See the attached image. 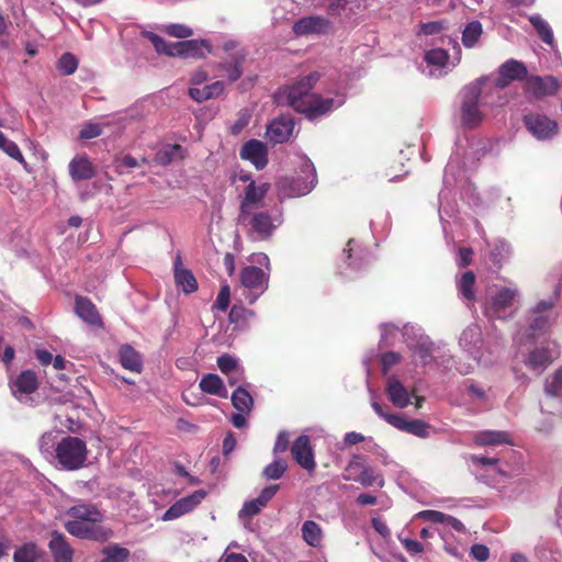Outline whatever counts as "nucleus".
Instances as JSON below:
<instances>
[{
    "label": "nucleus",
    "mask_w": 562,
    "mask_h": 562,
    "mask_svg": "<svg viewBox=\"0 0 562 562\" xmlns=\"http://www.w3.org/2000/svg\"><path fill=\"white\" fill-rule=\"evenodd\" d=\"M318 79V72H312L292 86L280 88L274 94L277 104L291 106L310 120L325 115L341 106L345 103L342 94H337L335 98H322L311 92Z\"/></svg>",
    "instance_id": "1"
},
{
    "label": "nucleus",
    "mask_w": 562,
    "mask_h": 562,
    "mask_svg": "<svg viewBox=\"0 0 562 562\" xmlns=\"http://www.w3.org/2000/svg\"><path fill=\"white\" fill-rule=\"evenodd\" d=\"M559 297L560 286L555 285L547 299L539 300L526 311L522 323L517 325L514 334V341L517 345L532 342L550 330L559 316L557 311Z\"/></svg>",
    "instance_id": "2"
},
{
    "label": "nucleus",
    "mask_w": 562,
    "mask_h": 562,
    "mask_svg": "<svg viewBox=\"0 0 562 562\" xmlns=\"http://www.w3.org/2000/svg\"><path fill=\"white\" fill-rule=\"evenodd\" d=\"M252 261L265 267L247 266L241 269L239 284L236 289L240 303L254 304L269 286L270 260L263 254H254Z\"/></svg>",
    "instance_id": "3"
},
{
    "label": "nucleus",
    "mask_w": 562,
    "mask_h": 562,
    "mask_svg": "<svg viewBox=\"0 0 562 562\" xmlns=\"http://www.w3.org/2000/svg\"><path fill=\"white\" fill-rule=\"evenodd\" d=\"M380 345L385 347L394 345V337L401 331L405 344L413 350L414 356L423 366L429 364L432 357V342L424 335L422 327L406 324L401 329L392 323L382 324Z\"/></svg>",
    "instance_id": "4"
},
{
    "label": "nucleus",
    "mask_w": 562,
    "mask_h": 562,
    "mask_svg": "<svg viewBox=\"0 0 562 562\" xmlns=\"http://www.w3.org/2000/svg\"><path fill=\"white\" fill-rule=\"evenodd\" d=\"M488 77H481L467 85L461 91L460 122L465 128L477 127L484 119L481 105H503L505 100L482 101L481 94L484 92Z\"/></svg>",
    "instance_id": "5"
},
{
    "label": "nucleus",
    "mask_w": 562,
    "mask_h": 562,
    "mask_svg": "<svg viewBox=\"0 0 562 562\" xmlns=\"http://www.w3.org/2000/svg\"><path fill=\"white\" fill-rule=\"evenodd\" d=\"M143 36L147 38L158 54L180 58H204L211 53V47L205 40H187L176 43L165 41L160 35L144 31Z\"/></svg>",
    "instance_id": "6"
},
{
    "label": "nucleus",
    "mask_w": 562,
    "mask_h": 562,
    "mask_svg": "<svg viewBox=\"0 0 562 562\" xmlns=\"http://www.w3.org/2000/svg\"><path fill=\"white\" fill-rule=\"evenodd\" d=\"M297 175L293 178H283L278 182L279 191L288 198L308 194L317 184V175L314 164L305 155H296L293 162Z\"/></svg>",
    "instance_id": "7"
},
{
    "label": "nucleus",
    "mask_w": 562,
    "mask_h": 562,
    "mask_svg": "<svg viewBox=\"0 0 562 562\" xmlns=\"http://www.w3.org/2000/svg\"><path fill=\"white\" fill-rule=\"evenodd\" d=\"M238 223L248 229L255 240L269 239L283 223V213L280 209L270 211H250L238 214Z\"/></svg>",
    "instance_id": "8"
},
{
    "label": "nucleus",
    "mask_w": 562,
    "mask_h": 562,
    "mask_svg": "<svg viewBox=\"0 0 562 562\" xmlns=\"http://www.w3.org/2000/svg\"><path fill=\"white\" fill-rule=\"evenodd\" d=\"M521 293L517 285L496 286L484 304V314L492 319L506 321L517 312L515 306L519 302Z\"/></svg>",
    "instance_id": "9"
},
{
    "label": "nucleus",
    "mask_w": 562,
    "mask_h": 562,
    "mask_svg": "<svg viewBox=\"0 0 562 562\" xmlns=\"http://www.w3.org/2000/svg\"><path fill=\"white\" fill-rule=\"evenodd\" d=\"M87 458V443L79 437L66 436L55 447L54 459L61 470H79L86 465Z\"/></svg>",
    "instance_id": "10"
},
{
    "label": "nucleus",
    "mask_w": 562,
    "mask_h": 562,
    "mask_svg": "<svg viewBox=\"0 0 562 562\" xmlns=\"http://www.w3.org/2000/svg\"><path fill=\"white\" fill-rule=\"evenodd\" d=\"M459 172L458 162L456 161L454 157H451L448 161L445 173H443V187L439 192L438 200H439V217L443 227V231H446V224L448 221L445 218V215L448 217H452L456 207L454 203L451 199L452 188L457 182V176L456 172Z\"/></svg>",
    "instance_id": "11"
},
{
    "label": "nucleus",
    "mask_w": 562,
    "mask_h": 562,
    "mask_svg": "<svg viewBox=\"0 0 562 562\" xmlns=\"http://www.w3.org/2000/svg\"><path fill=\"white\" fill-rule=\"evenodd\" d=\"M371 406L380 417L385 419L393 427L420 438L429 436L430 425L428 423L420 419H407L401 414H387L384 412L383 406L376 401H372Z\"/></svg>",
    "instance_id": "12"
},
{
    "label": "nucleus",
    "mask_w": 562,
    "mask_h": 562,
    "mask_svg": "<svg viewBox=\"0 0 562 562\" xmlns=\"http://www.w3.org/2000/svg\"><path fill=\"white\" fill-rule=\"evenodd\" d=\"M224 50L227 57L224 61L217 64V69L223 71L229 81H237L243 75V65L246 59V50L236 42L228 41L224 44Z\"/></svg>",
    "instance_id": "13"
},
{
    "label": "nucleus",
    "mask_w": 562,
    "mask_h": 562,
    "mask_svg": "<svg viewBox=\"0 0 562 562\" xmlns=\"http://www.w3.org/2000/svg\"><path fill=\"white\" fill-rule=\"evenodd\" d=\"M528 77V69L522 61L508 59L498 67V76L494 81L492 92L497 94V100H499L502 99L499 93L503 89L513 81H526Z\"/></svg>",
    "instance_id": "14"
},
{
    "label": "nucleus",
    "mask_w": 562,
    "mask_h": 562,
    "mask_svg": "<svg viewBox=\"0 0 562 562\" xmlns=\"http://www.w3.org/2000/svg\"><path fill=\"white\" fill-rule=\"evenodd\" d=\"M524 123L529 133L539 140L551 139L559 131L557 121L541 113L526 114Z\"/></svg>",
    "instance_id": "15"
},
{
    "label": "nucleus",
    "mask_w": 562,
    "mask_h": 562,
    "mask_svg": "<svg viewBox=\"0 0 562 562\" xmlns=\"http://www.w3.org/2000/svg\"><path fill=\"white\" fill-rule=\"evenodd\" d=\"M295 121L289 114L273 119L267 126L266 137L273 144L288 142L294 133Z\"/></svg>",
    "instance_id": "16"
},
{
    "label": "nucleus",
    "mask_w": 562,
    "mask_h": 562,
    "mask_svg": "<svg viewBox=\"0 0 562 562\" xmlns=\"http://www.w3.org/2000/svg\"><path fill=\"white\" fill-rule=\"evenodd\" d=\"M331 29V22L325 16L310 15L299 19L293 25L297 36L324 35Z\"/></svg>",
    "instance_id": "17"
},
{
    "label": "nucleus",
    "mask_w": 562,
    "mask_h": 562,
    "mask_svg": "<svg viewBox=\"0 0 562 562\" xmlns=\"http://www.w3.org/2000/svg\"><path fill=\"white\" fill-rule=\"evenodd\" d=\"M293 459L297 464L308 473H312L316 469V462L314 457L313 447L311 439L307 435H301L295 439L291 447Z\"/></svg>",
    "instance_id": "18"
},
{
    "label": "nucleus",
    "mask_w": 562,
    "mask_h": 562,
    "mask_svg": "<svg viewBox=\"0 0 562 562\" xmlns=\"http://www.w3.org/2000/svg\"><path fill=\"white\" fill-rule=\"evenodd\" d=\"M206 496L204 490H198L192 494L178 499L162 515L164 521L175 520L193 510Z\"/></svg>",
    "instance_id": "19"
},
{
    "label": "nucleus",
    "mask_w": 562,
    "mask_h": 562,
    "mask_svg": "<svg viewBox=\"0 0 562 562\" xmlns=\"http://www.w3.org/2000/svg\"><path fill=\"white\" fill-rule=\"evenodd\" d=\"M425 61L429 67H434V70H429V76H443L452 70L459 63L460 57L456 60L450 61L448 52L442 48H432L425 53Z\"/></svg>",
    "instance_id": "20"
},
{
    "label": "nucleus",
    "mask_w": 562,
    "mask_h": 562,
    "mask_svg": "<svg viewBox=\"0 0 562 562\" xmlns=\"http://www.w3.org/2000/svg\"><path fill=\"white\" fill-rule=\"evenodd\" d=\"M240 158L250 161L257 170L268 165V147L259 139H249L240 148Z\"/></svg>",
    "instance_id": "21"
},
{
    "label": "nucleus",
    "mask_w": 562,
    "mask_h": 562,
    "mask_svg": "<svg viewBox=\"0 0 562 562\" xmlns=\"http://www.w3.org/2000/svg\"><path fill=\"white\" fill-rule=\"evenodd\" d=\"M558 81L553 77L529 76L525 82V91L535 98L554 94Z\"/></svg>",
    "instance_id": "22"
},
{
    "label": "nucleus",
    "mask_w": 562,
    "mask_h": 562,
    "mask_svg": "<svg viewBox=\"0 0 562 562\" xmlns=\"http://www.w3.org/2000/svg\"><path fill=\"white\" fill-rule=\"evenodd\" d=\"M37 376L35 372L25 370L12 383V393L20 402H26L29 395L37 389Z\"/></svg>",
    "instance_id": "23"
},
{
    "label": "nucleus",
    "mask_w": 562,
    "mask_h": 562,
    "mask_svg": "<svg viewBox=\"0 0 562 562\" xmlns=\"http://www.w3.org/2000/svg\"><path fill=\"white\" fill-rule=\"evenodd\" d=\"M65 528L70 535L81 539L97 540L102 536L101 528L97 522L81 519L70 518L66 521Z\"/></svg>",
    "instance_id": "24"
},
{
    "label": "nucleus",
    "mask_w": 562,
    "mask_h": 562,
    "mask_svg": "<svg viewBox=\"0 0 562 562\" xmlns=\"http://www.w3.org/2000/svg\"><path fill=\"white\" fill-rule=\"evenodd\" d=\"M269 189L268 183L257 186L255 181H250L245 189V196L240 203L239 214L254 211L258 207Z\"/></svg>",
    "instance_id": "25"
},
{
    "label": "nucleus",
    "mask_w": 562,
    "mask_h": 562,
    "mask_svg": "<svg viewBox=\"0 0 562 562\" xmlns=\"http://www.w3.org/2000/svg\"><path fill=\"white\" fill-rule=\"evenodd\" d=\"M175 282L183 293L190 294L198 290V282L191 270L182 267L181 257L178 255L175 265Z\"/></svg>",
    "instance_id": "26"
},
{
    "label": "nucleus",
    "mask_w": 562,
    "mask_h": 562,
    "mask_svg": "<svg viewBox=\"0 0 562 562\" xmlns=\"http://www.w3.org/2000/svg\"><path fill=\"white\" fill-rule=\"evenodd\" d=\"M554 356L547 347L535 348L525 359L526 367L540 375L546 368L553 361Z\"/></svg>",
    "instance_id": "27"
},
{
    "label": "nucleus",
    "mask_w": 562,
    "mask_h": 562,
    "mask_svg": "<svg viewBox=\"0 0 562 562\" xmlns=\"http://www.w3.org/2000/svg\"><path fill=\"white\" fill-rule=\"evenodd\" d=\"M74 181L89 180L95 176V168L86 155L75 156L68 165Z\"/></svg>",
    "instance_id": "28"
},
{
    "label": "nucleus",
    "mask_w": 562,
    "mask_h": 562,
    "mask_svg": "<svg viewBox=\"0 0 562 562\" xmlns=\"http://www.w3.org/2000/svg\"><path fill=\"white\" fill-rule=\"evenodd\" d=\"M460 346L476 358L482 344V330L477 324L469 325L459 338Z\"/></svg>",
    "instance_id": "29"
},
{
    "label": "nucleus",
    "mask_w": 562,
    "mask_h": 562,
    "mask_svg": "<svg viewBox=\"0 0 562 562\" xmlns=\"http://www.w3.org/2000/svg\"><path fill=\"white\" fill-rule=\"evenodd\" d=\"M385 391L390 401L398 408H405L411 403V396L407 389L395 376H390L387 379Z\"/></svg>",
    "instance_id": "30"
},
{
    "label": "nucleus",
    "mask_w": 562,
    "mask_h": 562,
    "mask_svg": "<svg viewBox=\"0 0 562 562\" xmlns=\"http://www.w3.org/2000/svg\"><path fill=\"white\" fill-rule=\"evenodd\" d=\"M75 312L79 318L90 325H102L101 316L95 305L89 299L77 296L75 301Z\"/></svg>",
    "instance_id": "31"
},
{
    "label": "nucleus",
    "mask_w": 562,
    "mask_h": 562,
    "mask_svg": "<svg viewBox=\"0 0 562 562\" xmlns=\"http://www.w3.org/2000/svg\"><path fill=\"white\" fill-rule=\"evenodd\" d=\"M49 549L54 557V562H71L72 561V549L66 541L63 533L58 531L52 532L49 540Z\"/></svg>",
    "instance_id": "32"
},
{
    "label": "nucleus",
    "mask_w": 562,
    "mask_h": 562,
    "mask_svg": "<svg viewBox=\"0 0 562 562\" xmlns=\"http://www.w3.org/2000/svg\"><path fill=\"white\" fill-rule=\"evenodd\" d=\"M119 358L121 366L135 373H140L143 370V358L140 353L131 345H122L119 349Z\"/></svg>",
    "instance_id": "33"
},
{
    "label": "nucleus",
    "mask_w": 562,
    "mask_h": 562,
    "mask_svg": "<svg viewBox=\"0 0 562 562\" xmlns=\"http://www.w3.org/2000/svg\"><path fill=\"white\" fill-rule=\"evenodd\" d=\"M225 85L223 81H215L203 87L189 88V95L196 102H204L210 99L218 98L224 93Z\"/></svg>",
    "instance_id": "34"
},
{
    "label": "nucleus",
    "mask_w": 562,
    "mask_h": 562,
    "mask_svg": "<svg viewBox=\"0 0 562 562\" xmlns=\"http://www.w3.org/2000/svg\"><path fill=\"white\" fill-rule=\"evenodd\" d=\"M200 390L210 395H216L221 398H227L228 392L223 380L214 373H207L202 376L199 383Z\"/></svg>",
    "instance_id": "35"
},
{
    "label": "nucleus",
    "mask_w": 562,
    "mask_h": 562,
    "mask_svg": "<svg viewBox=\"0 0 562 562\" xmlns=\"http://www.w3.org/2000/svg\"><path fill=\"white\" fill-rule=\"evenodd\" d=\"M346 480L355 481L364 487L378 486L384 487L385 480L381 472L376 471L373 467L369 465L363 471L359 472L358 475H348Z\"/></svg>",
    "instance_id": "36"
},
{
    "label": "nucleus",
    "mask_w": 562,
    "mask_h": 562,
    "mask_svg": "<svg viewBox=\"0 0 562 562\" xmlns=\"http://www.w3.org/2000/svg\"><path fill=\"white\" fill-rule=\"evenodd\" d=\"M70 518L81 519L91 522H101L104 518L103 514L94 506L89 504H79L72 506L67 512Z\"/></svg>",
    "instance_id": "37"
},
{
    "label": "nucleus",
    "mask_w": 562,
    "mask_h": 562,
    "mask_svg": "<svg viewBox=\"0 0 562 562\" xmlns=\"http://www.w3.org/2000/svg\"><path fill=\"white\" fill-rule=\"evenodd\" d=\"M302 539L306 544L313 548L322 547L324 532L322 527L314 520H306L303 522L302 528Z\"/></svg>",
    "instance_id": "38"
},
{
    "label": "nucleus",
    "mask_w": 562,
    "mask_h": 562,
    "mask_svg": "<svg viewBox=\"0 0 562 562\" xmlns=\"http://www.w3.org/2000/svg\"><path fill=\"white\" fill-rule=\"evenodd\" d=\"M474 442L477 446H495L510 443L509 435L502 430H483L474 435Z\"/></svg>",
    "instance_id": "39"
},
{
    "label": "nucleus",
    "mask_w": 562,
    "mask_h": 562,
    "mask_svg": "<svg viewBox=\"0 0 562 562\" xmlns=\"http://www.w3.org/2000/svg\"><path fill=\"white\" fill-rule=\"evenodd\" d=\"M232 404L237 412L250 413L254 407V398L246 385H239L232 393Z\"/></svg>",
    "instance_id": "40"
},
{
    "label": "nucleus",
    "mask_w": 562,
    "mask_h": 562,
    "mask_svg": "<svg viewBox=\"0 0 562 562\" xmlns=\"http://www.w3.org/2000/svg\"><path fill=\"white\" fill-rule=\"evenodd\" d=\"M465 394L473 404H477L483 407L491 406L492 401L487 390L473 381H468L465 383Z\"/></svg>",
    "instance_id": "41"
},
{
    "label": "nucleus",
    "mask_w": 562,
    "mask_h": 562,
    "mask_svg": "<svg viewBox=\"0 0 562 562\" xmlns=\"http://www.w3.org/2000/svg\"><path fill=\"white\" fill-rule=\"evenodd\" d=\"M182 151V147L178 144H167L161 146L155 154L153 162L157 166H167L173 158L179 156Z\"/></svg>",
    "instance_id": "42"
},
{
    "label": "nucleus",
    "mask_w": 562,
    "mask_h": 562,
    "mask_svg": "<svg viewBox=\"0 0 562 562\" xmlns=\"http://www.w3.org/2000/svg\"><path fill=\"white\" fill-rule=\"evenodd\" d=\"M483 34V27L481 22L472 21L468 23L462 32V44L467 48H473L476 46L480 37Z\"/></svg>",
    "instance_id": "43"
},
{
    "label": "nucleus",
    "mask_w": 562,
    "mask_h": 562,
    "mask_svg": "<svg viewBox=\"0 0 562 562\" xmlns=\"http://www.w3.org/2000/svg\"><path fill=\"white\" fill-rule=\"evenodd\" d=\"M474 284L475 274L472 271H467L461 276L457 286L463 300L473 301L475 299Z\"/></svg>",
    "instance_id": "44"
},
{
    "label": "nucleus",
    "mask_w": 562,
    "mask_h": 562,
    "mask_svg": "<svg viewBox=\"0 0 562 562\" xmlns=\"http://www.w3.org/2000/svg\"><path fill=\"white\" fill-rule=\"evenodd\" d=\"M529 22L537 31L539 37L548 45L553 44V32L550 25L546 20H543L539 14L530 15Z\"/></svg>",
    "instance_id": "45"
},
{
    "label": "nucleus",
    "mask_w": 562,
    "mask_h": 562,
    "mask_svg": "<svg viewBox=\"0 0 562 562\" xmlns=\"http://www.w3.org/2000/svg\"><path fill=\"white\" fill-rule=\"evenodd\" d=\"M286 469V462L276 457V459L263 469L262 475L266 480H279Z\"/></svg>",
    "instance_id": "46"
},
{
    "label": "nucleus",
    "mask_w": 562,
    "mask_h": 562,
    "mask_svg": "<svg viewBox=\"0 0 562 562\" xmlns=\"http://www.w3.org/2000/svg\"><path fill=\"white\" fill-rule=\"evenodd\" d=\"M363 449L367 452L372 453L376 458V460L380 461L383 465L387 467L393 464V460L391 459L386 450L382 448L379 443H376L372 438H369L366 441Z\"/></svg>",
    "instance_id": "47"
},
{
    "label": "nucleus",
    "mask_w": 562,
    "mask_h": 562,
    "mask_svg": "<svg viewBox=\"0 0 562 562\" xmlns=\"http://www.w3.org/2000/svg\"><path fill=\"white\" fill-rule=\"evenodd\" d=\"M130 551L119 546L108 547L103 550L101 562H127Z\"/></svg>",
    "instance_id": "48"
},
{
    "label": "nucleus",
    "mask_w": 562,
    "mask_h": 562,
    "mask_svg": "<svg viewBox=\"0 0 562 562\" xmlns=\"http://www.w3.org/2000/svg\"><path fill=\"white\" fill-rule=\"evenodd\" d=\"M37 558V549L34 543H26L18 548L13 554L14 562H36Z\"/></svg>",
    "instance_id": "49"
},
{
    "label": "nucleus",
    "mask_w": 562,
    "mask_h": 562,
    "mask_svg": "<svg viewBox=\"0 0 562 562\" xmlns=\"http://www.w3.org/2000/svg\"><path fill=\"white\" fill-rule=\"evenodd\" d=\"M228 317L231 323L244 325L249 319L255 317V312L241 305L234 304L229 311Z\"/></svg>",
    "instance_id": "50"
},
{
    "label": "nucleus",
    "mask_w": 562,
    "mask_h": 562,
    "mask_svg": "<svg viewBox=\"0 0 562 562\" xmlns=\"http://www.w3.org/2000/svg\"><path fill=\"white\" fill-rule=\"evenodd\" d=\"M355 245L356 241L353 239L348 241L347 247L342 251V260L349 268L353 270H360L363 267V258L353 256Z\"/></svg>",
    "instance_id": "51"
},
{
    "label": "nucleus",
    "mask_w": 562,
    "mask_h": 562,
    "mask_svg": "<svg viewBox=\"0 0 562 562\" xmlns=\"http://www.w3.org/2000/svg\"><path fill=\"white\" fill-rule=\"evenodd\" d=\"M510 255V245L505 240H497L490 252V258L495 265H501Z\"/></svg>",
    "instance_id": "52"
},
{
    "label": "nucleus",
    "mask_w": 562,
    "mask_h": 562,
    "mask_svg": "<svg viewBox=\"0 0 562 562\" xmlns=\"http://www.w3.org/2000/svg\"><path fill=\"white\" fill-rule=\"evenodd\" d=\"M162 31L170 37L189 38L193 35V30L181 23H170L162 27Z\"/></svg>",
    "instance_id": "53"
},
{
    "label": "nucleus",
    "mask_w": 562,
    "mask_h": 562,
    "mask_svg": "<svg viewBox=\"0 0 562 562\" xmlns=\"http://www.w3.org/2000/svg\"><path fill=\"white\" fill-rule=\"evenodd\" d=\"M78 68V60L71 53H65L57 61V69L60 74L69 76Z\"/></svg>",
    "instance_id": "54"
},
{
    "label": "nucleus",
    "mask_w": 562,
    "mask_h": 562,
    "mask_svg": "<svg viewBox=\"0 0 562 562\" xmlns=\"http://www.w3.org/2000/svg\"><path fill=\"white\" fill-rule=\"evenodd\" d=\"M56 438L57 434L54 431H48L42 435V437L38 440V447L44 456H49L54 458L55 447L57 445Z\"/></svg>",
    "instance_id": "55"
},
{
    "label": "nucleus",
    "mask_w": 562,
    "mask_h": 562,
    "mask_svg": "<svg viewBox=\"0 0 562 562\" xmlns=\"http://www.w3.org/2000/svg\"><path fill=\"white\" fill-rule=\"evenodd\" d=\"M562 390V368L555 370L552 376L546 380L544 391L548 395H557Z\"/></svg>",
    "instance_id": "56"
},
{
    "label": "nucleus",
    "mask_w": 562,
    "mask_h": 562,
    "mask_svg": "<svg viewBox=\"0 0 562 562\" xmlns=\"http://www.w3.org/2000/svg\"><path fill=\"white\" fill-rule=\"evenodd\" d=\"M217 367L223 374L231 373L241 367L239 360L228 353H224L217 358Z\"/></svg>",
    "instance_id": "57"
},
{
    "label": "nucleus",
    "mask_w": 562,
    "mask_h": 562,
    "mask_svg": "<svg viewBox=\"0 0 562 562\" xmlns=\"http://www.w3.org/2000/svg\"><path fill=\"white\" fill-rule=\"evenodd\" d=\"M231 302V288L228 284H223L217 294V297L213 304V308H216L221 312H225Z\"/></svg>",
    "instance_id": "58"
},
{
    "label": "nucleus",
    "mask_w": 562,
    "mask_h": 562,
    "mask_svg": "<svg viewBox=\"0 0 562 562\" xmlns=\"http://www.w3.org/2000/svg\"><path fill=\"white\" fill-rule=\"evenodd\" d=\"M370 464L366 461L364 457L361 454H353L349 460L347 465V471L349 475H358L359 472L363 471L364 468H368Z\"/></svg>",
    "instance_id": "59"
},
{
    "label": "nucleus",
    "mask_w": 562,
    "mask_h": 562,
    "mask_svg": "<svg viewBox=\"0 0 562 562\" xmlns=\"http://www.w3.org/2000/svg\"><path fill=\"white\" fill-rule=\"evenodd\" d=\"M102 133V128L99 124L88 122L86 123L79 132L80 139H92L100 136Z\"/></svg>",
    "instance_id": "60"
},
{
    "label": "nucleus",
    "mask_w": 562,
    "mask_h": 562,
    "mask_svg": "<svg viewBox=\"0 0 562 562\" xmlns=\"http://www.w3.org/2000/svg\"><path fill=\"white\" fill-rule=\"evenodd\" d=\"M257 502H258L257 497L245 502L243 508L239 510V518H245V517L250 518V517L257 515L265 507L263 505H259V503H257Z\"/></svg>",
    "instance_id": "61"
},
{
    "label": "nucleus",
    "mask_w": 562,
    "mask_h": 562,
    "mask_svg": "<svg viewBox=\"0 0 562 562\" xmlns=\"http://www.w3.org/2000/svg\"><path fill=\"white\" fill-rule=\"evenodd\" d=\"M416 516L435 524H443L447 519V514L434 509L422 510Z\"/></svg>",
    "instance_id": "62"
},
{
    "label": "nucleus",
    "mask_w": 562,
    "mask_h": 562,
    "mask_svg": "<svg viewBox=\"0 0 562 562\" xmlns=\"http://www.w3.org/2000/svg\"><path fill=\"white\" fill-rule=\"evenodd\" d=\"M1 150H3L9 157L15 159L19 162H24V157L19 148V146L10 140H8L0 147Z\"/></svg>",
    "instance_id": "63"
},
{
    "label": "nucleus",
    "mask_w": 562,
    "mask_h": 562,
    "mask_svg": "<svg viewBox=\"0 0 562 562\" xmlns=\"http://www.w3.org/2000/svg\"><path fill=\"white\" fill-rule=\"evenodd\" d=\"M400 542L409 554H418L424 551V546L417 541L407 537L398 536Z\"/></svg>",
    "instance_id": "64"
}]
</instances>
